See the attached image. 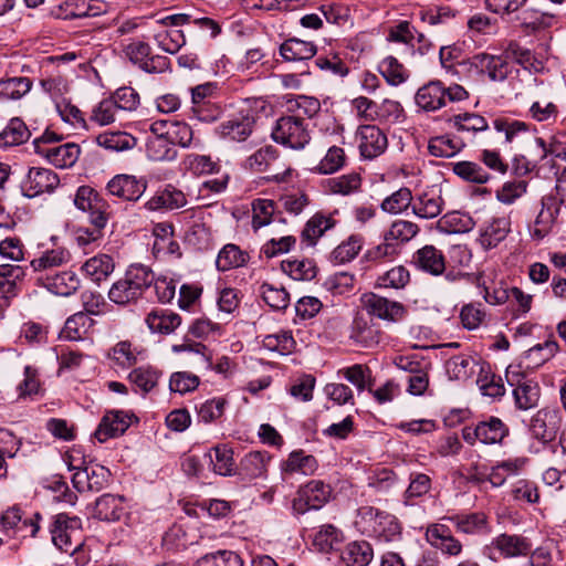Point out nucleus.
<instances>
[{
    "mask_svg": "<svg viewBox=\"0 0 566 566\" xmlns=\"http://www.w3.org/2000/svg\"><path fill=\"white\" fill-rule=\"evenodd\" d=\"M154 273L143 264L130 265L123 277L113 283L108 298L118 305L135 303L153 284Z\"/></svg>",
    "mask_w": 566,
    "mask_h": 566,
    "instance_id": "obj_1",
    "label": "nucleus"
},
{
    "mask_svg": "<svg viewBox=\"0 0 566 566\" xmlns=\"http://www.w3.org/2000/svg\"><path fill=\"white\" fill-rule=\"evenodd\" d=\"M355 525L360 533L382 542L395 541L401 531L396 516L373 506L358 509Z\"/></svg>",
    "mask_w": 566,
    "mask_h": 566,
    "instance_id": "obj_2",
    "label": "nucleus"
},
{
    "mask_svg": "<svg viewBox=\"0 0 566 566\" xmlns=\"http://www.w3.org/2000/svg\"><path fill=\"white\" fill-rule=\"evenodd\" d=\"M493 127L497 133L504 135V143L511 147L522 148L524 143L534 139L536 147L539 148V159H545L551 155L549 143L547 144L543 138L535 137L531 126L522 120L511 117H497L493 120Z\"/></svg>",
    "mask_w": 566,
    "mask_h": 566,
    "instance_id": "obj_3",
    "label": "nucleus"
},
{
    "mask_svg": "<svg viewBox=\"0 0 566 566\" xmlns=\"http://www.w3.org/2000/svg\"><path fill=\"white\" fill-rule=\"evenodd\" d=\"M272 138L285 147L303 149L311 140L308 122L298 116H283L276 120Z\"/></svg>",
    "mask_w": 566,
    "mask_h": 566,
    "instance_id": "obj_4",
    "label": "nucleus"
},
{
    "mask_svg": "<svg viewBox=\"0 0 566 566\" xmlns=\"http://www.w3.org/2000/svg\"><path fill=\"white\" fill-rule=\"evenodd\" d=\"M80 530L81 520L78 517H70L65 513H60L54 516L51 525L52 542L62 552L73 555L82 547Z\"/></svg>",
    "mask_w": 566,
    "mask_h": 566,
    "instance_id": "obj_5",
    "label": "nucleus"
},
{
    "mask_svg": "<svg viewBox=\"0 0 566 566\" xmlns=\"http://www.w3.org/2000/svg\"><path fill=\"white\" fill-rule=\"evenodd\" d=\"M505 378L513 387L515 405L518 409L528 410L537 406L539 387L523 374L520 365H510L506 368Z\"/></svg>",
    "mask_w": 566,
    "mask_h": 566,
    "instance_id": "obj_6",
    "label": "nucleus"
},
{
    "mask_svg": "<svg viewBox=\"0 0 566 566\" xmlns=\"http://www.w3.org/2000/svg\"><path fill=\"white\" fill-rule=\"evenodd\" d=\"M332 495V488L319 480H312L300 488L292 507L295 513L304 514L308 510H318L327 503Z\"/></svg>",
    "mask_w": 566,
    "mask_h": 566,
    "instance_id": "obj_7",
    "label": "nucleus"
},
{
    "mask_svg": "<svg viewBox=\"0 0 566 566\" xmlns=\"http://www.w3.org/2000/svg\"><path fill=\"white\" fill-rule=\"evenodd\" d=\"M360 301L369 315L382 321L397 323L407 315V308L402 303L388 300L376 293H365Z\"/></svg>",
    "mask_w": 566,
    "mask_h": 566,
    "instance_id": "obj_8",
    "label": "nucleus"
},
{
    "mask_svg": "<svg viewBox=\"0 0 566 566\" xmlns=\"http://www.w3.org/2000/svg\"><path fill=\"white\" fill-rule=\"evenodd\" d=\"M254 124L255 119L252 112L242 109L229 116L219 124L214 130L216 134L223 139L243 142L251 135Z\"/></svg>",
    "mask_w": 566,
    "mask_h": 566,
    "instance_id": "obj_9",
    "label": "nucleus"
},
{
    "mask_svg": "<svg viewBox=\"0 0 566 566\" xmlns=\"http://www.w3.org/2000/svg\"><path fill=\"white\" fill-rule=\"evenodd\" d=\"M76 472L72 476V483L78 492H99L107 486L111 472L103 465L94 464L76 468L70 464Z\"/></svg>",
    "mask_w": 566,
    "mask_h": 566,
    "instance_id": "obj_10",
    "label": "nucleus"
},
{
    "mask_svg": "<svg viewBox=\"0 0 566 566\" xmlns=\"http://www.w3.org/2000/svg\"><path fill=\"white\" fill-rule=\"evenodd\" d=\"M563 417L557 408L539 409L531 420L530 430L535 439L544 443L552 442L560 427Z\"/></svg>",
    "mask_w": 566,
    "mask_h": 566,
    "instance_id": "obj_11",
    "label": "nucleus"
},
{
    "mask_svg": "<svg viewBox=\"0 0 566 566\" xmlns=\"http://www.w3.org/2000/svg\"><path fill=\"white\" fill-rule=\"evenodd\" d=\"M60 184L59 176L51 169L31 167L21 182L23 196L34 198L45 192H52Z\"/></svg>",
    "mask_w": 566,
    "mask_h": 566,
    "instance_id": "obj_12",
    "label": "nucleus"
},
{
    "mask_svg": "<svg viewBox=\"0 0 566 566\" xmlns=\"http://www.w3.org/2000/svg\"><path fill=\"white\" fill-rule=\"evenodd\" d=\"M41 518L39 513H34L31 518H23L22 511L12 506L0 515L1 532L8 536H15L19 533L25 536L24 532L30 530V536L34 537L40 528L39 521Z\"/></svg>",
    "mask_w": 566,
    "mask_h": 566,
    "instance_id": "obj_13",
    "label": "nucleus"
},
{
    "mask_svg": "<svg viewBox=\"0 0 566 566\" xmlns=\"http://www.w3.org/2000/svg\"><path fill=\"white\" fill-rule=\"evenodd\" d=\"M468 70L474 69L479 74H488L491 81H503L509 73L507 62L500 55L479 53L463 62Z\"/></svg>",
    "mask_w": 566,
    "mask_h": 566,
    "instance_id": "obj_14",
    "label": "nucleus"
},
{
    "mask_svg": "<svg viewBox=\"0 0 566 566\" xmlns=\"http://www.w3.org/2000/svg\"><path fill=\"white\" fill-rule=\"evenodd\" d=\"M358 148L365 159L381 155L388 145L386 135L375 125H363L357 130Z\"/></svg>",
    "mask_w": 566,
    "mask_h": 566,
    "instance_id": "obj_15",
    "label": "nucleus"
},
{
    "mask_svg": "<svg viewBox=\"0 0 566 566\" xmlns=\"http://www.w3.org/2000/svg\"><path fill=\"white\" fill-rule=\"evenodd\" d=\"M106 189L112 196L127 201H136L145 192L146 181L132 175H117L108 181Z\"/></svg>",
    "mask_w": 566,
    "mask_h": 566,
    "instance_id": "obj_16",
    "label": "nucleus"
},
{
    "mask_svg": "<svg viewBox=\"0 0 566 566\" xmlns=\"http://www.w3.org/2000/svg\"><path fill=\"white\" fill-rule=\"evenodd\" d=\"M38 280L51 293L65 297L74 294L81 286V280L73 271L48 273Z\"/></svg>",
    "mask_w": 566,
    "mask_h": 566,
    "instance_id": "obj_17",
    "label": "nucleus"
},
{
    "mask_svg": "<svg viewBox=\"0 0 566 566\" xmlns=\"http://www.w3.org/2000/svg\"><path fill=\"white\" fill-rule=\"evenodd\" d=\"M444 200L440 189L431 188L417 195L412 200V212L420 219H434L443 210Z\"/></svg>",
    "mask_w": 566,
    "mask_h": 566,
    "instance_id": "obj_18",
    "label": "nucleus"
},
{
    "mask_svg": "<svg viewBox=\"0 0 566 566\" xmlns=\"http://www.w3.org/2000/svg\"><path fill=\"white\" fill-rule=\"evenodd\" d=\"M80 153V146L75 143L53 145L50 148H40L36 144V154L45 157L57 168L72 167L77 161Z\"/></svg>",
    "mask_w": 566,
    "mask_h": 566,
    "instance_id": "obj_19",
    "label": "nucleus"
},
{
    "mask_svg": "<svg viewBox=\"0 0 566 566\" xmlns=\"http://www.w3.org/2000/svg\"><path fill=\"white\" fill-rule=\"evenodd\" d=\"M446 93L442 82H429L417 91L416 104L426 112L438 111L446 106Z\"/></svg>",
    "mask_w": 566,
    "mask_h": 566,
    "instance_id": "obj_20",
    "label": "nucleus"
},
{
    "mask_svg": "<svg viewBox=\"0 0 566 566\" xmlns=\"http://www.w3.org/2000/svg\"><path fill=\"white\" fill-rule=\"evenodd\" d=\"M129 417L122 411L107 412L101 420L94 432L99 442H105L109 438L123 434L129 427Z\"/></svg>",
    "mask_w": 566,
    "mask_h": 566,
    "instance_id": "obj_21",
    "label": "nucleus"
},
{
    "mask_svg": "<svg viewBox=\"0 0 566 566\" xmlns=\"http://www.w3.org/2000/svg\"><path fill=\"white\" fill-rule=\"evenodd\" d=\"M171 350L176 354L186 353L189 355V363L197 369H211V353L202 343L184 339L180 344H175Z\"/></svg>",
    "mask_w": 566,
    "mask_h": 566,
    "instance_id": "obj_22",
    "label": "nucleus"
},
{
    "mask_svg": "<svg viewBox=\"0 0 566 566\" xmlns=\"http://www.w3.org/2000/svg\"><path fill=\"white\" fill-rule=\"evenodd\" d=\"M426 538L431 546L449 555H458L462 548L460 542L452 536L451 531L443 524L429 526Z\"/></svg>",
    "mask_w": 566,
    "mask_h": 566,
    "instance_id": "obj_23",
    "label": "nucleus"
},
{
    "mask_svg": "<svg viewBox=\"0 0 566 566\" xmlns=\"http://www.w3.org/2000/svg\"><path fill=\"white\" fill-rule=\"evenodd\" d=\"M269 461L270 457L265 452H250L241 459L238 474L244 480L265 478Z\"/></svg>",
    "mask_w": 566,
    "mask_h": 566,
    "instance_id": "obj_24",
    "label": "nucleus"
},
{
    "mask_svg": "<svg viewBox=\"0 0 566 566\" xmlns=\"http://www.w3.org/2000/svg\"><path fill=\"white\" fill-rule=\"evenodd\" d=\"M316 52L317 49L313 42L297 38L287 39L280 45V54L286 62L311 60Z\"/></svg>",
    "mask_w": 566,
    "mask_h": 566,
    "instance_id": "obj_25",
    "label": "nucleus"
},
{
    "mask_svg": "<svg viewBox=\"0 0 566 566\" xmlns=\"http://www.w3.org/2000/svg\"><path fill=\"white\" fill-rule=\"evenodd\" d=\"M492 545L505 558L525 556L532 549L531 543L520 535L501 534L493 539Z\"/></svg>",
    "mask_w": 566,
    "mask_h": 566,
    "instance_id": "obj_26",
    "label": "nucleus"
},
{
    "mask_svg": "<svg viewBox=\"0 0 566 566\" xmlns=\"http://www.w3.org/2000/svg\"><path fill=\"white\" fill-rule=\"evenodd\" d=\"M123 497L113 494L99 496L93 509V516L106 522L118 521L124 514Z\"/></svg>",
    "mask_w": 566,
    "mask_h": 566,
    "instance_id": "obj_27",
    "label": "nucleus"
},
{
    "mask_svg": "<svg viewBox=\"0 0 566 566\" xmlns=\"http://www.w3.org/2000/svg\"><path fill=\"white\" fill-rule=\"evenodd\" d=\"M71 259L67 250L57 248L44 251L40 256L31 261V266L34 272L41 275L54 273L53 269L66 264Z\"/></svg>",
    "mask_w": 566,
    "mask_h": 566,
    "instance_id": "obj_28",
    "label": "nucleus"
},
{
    "mask_svg": "<svg viewBox=\"0 0 566 566\" xmlns=\"http://www.w3.org/2000/svg\"><path fill=\"white\" fill-rule=\"evenodd\" d=\"M509 218L493 219L480 233L479 242L484 250H491L502 242L510 232Z\"/></svg>",
    "mask_w": 566,
    "mask_h": 566,
    "instance_id": "obj_29",
    "label": "nucleus"
},
{
    "mask_svg": "<svg viewBox=\"0 0 566 566\" xmlns=\"http://www.w3.org/2000/svg\"><path fill=\"white\" fill-rule=\"evenodd\" d=\"M115 269L114 260L108 254H97L86 260L81 270L93 282L99 283L106 280Z\"/></svg>",
    "mask_w": 566,
    "mask_h": 566,
    "instance_id": "obj_30",
    "label": "nucleus"
},
{
    "mask_svg": "<svg viewBox=\"0 0 566 566\" xmlns=\"http://www.w3.org/2000/svg\"><path fill=\"white\" fill-rule=\"evenodd\" d=\"M413 260L419 269L433 275L441 274L446 268L442 252L433 245L419 249L415 253Z\"/></svg>",
    "mask_w": 566,
    "mask_h": 566,
    "instance_id": "obj_31",
    "label": "nucleus"
},
{
    "mask_svg": "<svg viewBox=\"0 0 566 566\" xmlns=\"http://www.w3.org/2000/svg\"><path fill=\"white\" fill-rule=\"evenodd\" d=\"M187 205V198L181 190L174 187H167L146 202V208L150 211L160 209H178Z\"/></svg>",
    "mask_w": 566,
    "mask_h": 566,
    "instance_id": "obj_32",
    "label": "nucleus"
},
{
    "mask_svg": "<svg viewBox=\"0 0 566 566\" xmlns=\"http://www.w3.org/2000/svg\"><path fill=\"white\" fill-rule=\"evenodd\" d=\"M479 441L483 444L501 443L509 434L506 424L496 417H490L488 420L476 424Z\"/></svg>",
    "mask_w": 566,
    "mask_h": 566,
    "instance_id": "obj_33",
    "label": "nucleus"
},
{
    "mask_svg": "<svg viewBox=\"0 0 566 566\" xmlns=\"http://www.w3.org/2000/svg\"><path fill=\"white\" fill-rule=\"evenodd\" d=\"M350 338L365 347L379 343V329L363 316H356L350 328Z\"/></svg>",
    "mask_w": 566,
    "mask_h": 566,
    "instance_id": "obj_34",
    "label": "nucleus"
},
{
    "mask_svg": "<svg viewBox=\"0 0 566 566\" xmlns=\"http://www.w3.org/2000/svg\"><path fill=\"white\" fill-rule=\"evenodd\" d=\"M249 261L248 252L233 243L226 244L219 252L216 261L217 269L226 272L244 266Z\"/></svg>",
    "mask_w": 566,
    "mask_h": 566,
    "instance_id": "obj_35",
    "label": "nucleus"
},
{
    "mask_svg": "<svg viewBox=\"0 0 566 566\" xmlns=\"http://www.w3.org/2000/svg\"><path fill=\"white\" fill-rule=\"evenodd\" d=\"M32 81L24 76L0 80V101H18L32 88Z\"/></svg>",
    "mask_w": 566,
    "mask_h": 566,
    "instance_id": "obj_36",
    "label": "nucleus"
},
{
    "mask_svg": "<svg viewBox=\"0 0 566 566\" xmlns=\"http://www.w3.org/2000/svg\"><path fill=\"white\" fill-rule=\"evenodd\" d=\"M30 135V130L22 119L11 118L0 132V148L21 145L29 139Z\"/></svg>",
    "mask_w": 566,
    "mask_h": 566,
    "instance_id": "obj_37",
    "label": "nucleus"
},
{
    "mask_svg": "<svg viewBox=\"0 0 566 566\" xmlns=\"http://www.w3.org/2000/svg\"><path fill=\"white\" fill-rule=\"evenodd\" d=\"M345 566H367L373 559V549L367 542L349 543L340 555Z\"/></svg>",
    "mask_w": 566,
    "mask_h": 566,
    "instance_id": "obj_38",
    "label": "nucleus"
},
{
    "mask_svg": "<svg viewBox=\"0 0 566 566\" xmlns=\"http://www.w3.org/2000/svg\"><path fill=\"white\" fill-rule=\"evenodd\" d=\"M93 325V319L83 312L70 316L61 332V337L67 340L83 339Z\"/></svg>",
    "mask_w": 566,
    "mask_h": 566,
    "instance_id": "obj_39",
    "label": "nucleus"
},
{
    "mask_svg": "<svg viewBox=\"0 0 566 566\" xmlns=\"http://www.w3.org/2000/svg\"><path fill=\"white\" fill-rule=\"evenodd\" d=\"M146 324L154 333L170 334L181 324V318L172 312L153 311L147 315Z\"/></svg>",
    "mask_w": 566,
    "mask_h": 566,
    "instance_id": "obj_40",
    "label": "nucleus"
},
{
    "mask_svg": "<svg viewBox=\"0 0 566 566\" xmlns=\"http://www.w3.org/2000/svg\"><path fill=\"white\" fill-rule=\"evenodd\" d=\"M344 536L340 530L332 524L322 525L314 535L313 545L322 553L337 551L343 543Z\"/></svg>",
    "mask_w": 566,
    "mask_h": 566,
    "instance_id": "obj_41",
    "label": "nucleus"
},
{
    "mask_svg": "<svg viewBox=\"0 0 566 566\" xmlns=\"http://www.w3.org/2000/svg\"><path fill=\"white\" fill-rule=\"evenodd\" d=\"M419 231L420 228L417 223L405 219H398L389 226L384 234H386L387 239L396 243L400 249L401 245L411 241Z\"/></svg>",
    "mask_w": 566,
    "mask_h": 566,
    "instance_id": "obj_42",
    "label": "nucleus"
},
{
    "mask_svg": "<svg viewBox=\"0 0 566 566\" xmlns=\"http://www.w3.org/2000/svg\"><path fill=\"white\" fill-rule=\"evenodd\" d=\"M316 469V459L313 455L305 454L302 450L293 451L282 467L285 473H301L304 475L313 474Z\"/></svg>",
    "mask_w": 566,
    "mask_h": 566,
    "instance_id": "obj_43",
    "label": "nucleus"
},
{
    "mask_svg": "<svg viewBox=\"0 0 566 566\" xmlns=\"http://www.w3.org/2000/svg\"><path fill=\"white\" fill-rule=\"evenodd\" d=\"M96 143L107 150L123 151L133 148L136 139L122 130H107L96 136Z\"/></svg>",
    "mask_w": 566,
    "mask_h": 566,
    "instance_id": "obj_44",
    "label": "nucleus"
},
{
    "mask_svg": "<svg viewBox=\"0 0 566 566\" xmlns=\"http://www.w3.org/2000/svg\"><path fill=\"white\" fill-rule=\"evenodd\" d=\"M146 154L154 161H172L177 158V149L164 137H148Z\"/></svg>",
    "mask_w": 566,
    "mask_h": 566,
    "instance_id": "obj_45",
    "label": "nucleus"
},
{
    "mask_svg": "<svg viewBox=\"0 0 566 566\" xmlns=\"http://www.w3.org/2000/svg\"><path fill=\"white\" fill-rule=\"evenodd\" d=\"M213 471L220 475L228 476L235 473L233 452L227 446H218L209 453Z\"/></svg>",
    "mask_w": 566,
    "mask_h": 566,
    "instance_id": "obj_46",
    "label": "nucleus"
},
{
    "mask_svg": "<svg viewBox=\"0 0 566 566\" xmlns=\"http://www.w3.org/2000/svg\"><path fill=\"white\" fill-rule=\"evenodd\" d=\"M160 375V371L151 366H140L129 373L128 379L139 390L147 394L157 386Z\"/></svg>",
    "mask_w": 566,
    "mask_h": 566,
    "instance_id": "obj_47",
    "label": "nucleus"
},
{
    "mask_svg": "<svg viewBox=\"0 0 566 566\" xmlns=\"http://www.w3.org/2000/svg\"><path fill=\"white\" fill-rule=\"evenodd\" d=\"M410 282V272L405 265H396L384 272L376 280V285L384 289H403Z\"/></svg>",
    "mask_w": 566,
    "mask_h": 566,
    "instance_id": "obj_48",
    "label": "nucleus"
},
{
    "mask_svg": "<svg viewBox=\"0 0 566 566\" xmlns=\"http://www.w3.org/2000/svg\"><path fill=\"white\" fill-rule=\"evenodd\" d=\"M334 226L335 221L331 217L323 213H316L307 221L302 232V237L308 242V244L313 245L316 243V240L325 233V231Z\"/></svg>",
    "mask_w": 566,
    "mask_h": 566,
    "instance_id": "obj_49",
    "label": "nucleus"
},
{
    "mask_svg": "<svg viewBox=\"0 0 566 566\" xmlns=\"http://www.w3.org/2000/svg\"><path fill=\"white\" fill-rule=\"evenodd\" d=\"M462 147L461 140L448 135L433 137L428 144V150L432 156L446 158L457 155Z\"/></svg>",
    "mask_w": 566,
    "mask_h": 566,
    "instance_id": "obj_50",
    "label": "nucleus"
},
{
    "mask_svg": "<svg viewBox=\"0 0 566 566\" xmlns=\"http://www.w3.org/2000/svg\"><path fill=\"white\" fill-rule=\"evenodd\" d=\"M282 270L296 281H310L316 276V266L308 259L283 261Z\"/></svg>",
    "mask_w": 566,
    "mask_h": 566,
    "instance_id": "obj_51",
    "label": "nucleus"
},
{
    "mask_svg": "<svg viewBox=\"0 0 566 566\" xmlns=\"http://www.w3.org/2000/svg\"><path fill=\"white\" fill-rule=\"evenodd\" d=\"M474 360L464 355H457L451 357L446 365L447 373L451 379L467 380L474 373Z\"/></svg>",
    "mask_w": 566,
    "mask_h": 566,
    "instance_id": "obj_52",
    "label": "nucleus"
},
{
    "mask_svg": "<svg viewBox=\"0 0 566 566\" xmlns=\"http://www.w3.org/2000/svg\"><path fill=\"white\" fill-rule=\"evenodd\" d=\"M379 72L386 78V81L394 86L403 83L409 74L405 66L398 62L394 56H386L379 63Z\"/></svg>",
    "mask_w": 566,
    "mask_h": 566,
    "instance_id": "obj_53",
    "label": "nucleus"
},
{
    "mask_svg": "<svg viewBox=\"0 0 566 566\" xmlns=\"http://www.w3.org/2000/svg\"><path fill=\"white\" fill-rule=\"evenodd\" d=\"M260 293L264 302L273 310H285L290 304V294L283 286L263 283L260 286Z\"/></svg>",
    "mask_w": 566,
    "mask_h": 566,
    "instance_id": "obj_54",
    "label": "nucleus"
},
{
    "mask_svg": "<svg viewBox=\"0 0 566 566\" xmlns=\"http://www.w3.org/2000/svg\"><path fill=\"white\" fill-rule=\"evenodd\" d=\"M412 193L406 188L401 187L387 198H385L380 205L382 211L397 214L405 211L409 206L412 207Z\"/></svg>",
    "mask_w": 566,
    "mask_h": 566,
    "instance_id": "obj_55",
    "label": "nucleus"
},
{
    "mask_svg": "<svg viewBox=\"0 0 566 566\" xmlns=\"http://www.w3.org/2000/svg\"><path fill=\"white\" fill-rule=\"evenodd\" d=\"M459 532L475 534L483 532L486 527V516L483 513H471L468 515H455L449 517Z\"/></svg>",
    "mask_w": 566,
    "mask_h": 566,
    "instance_id": "obj_56",
    "label": "nucleus"
},
{
    "mask_svg": "<svg viewBox=\"0 0 566 566\" xmlns=\"http://www.w3.org/2000/svg\"><path fill=\"white\" fill-rule=\"evenodd\" d=\"M154 39L158 46L169 54L177 53L186 44V36L181 30L158 31Z\"/></svg>",
    "mask_w": 566,
    "mask_h": 566,
    "instance_id": "obj_57",
    "label": "nucleus"
},
{
    "mask_svg": "<svg viewBox=\"0 0 566 566\" xmlns=\"http://www.w3.org/2000/svg\"><path fill=\"white\" fill-rule=\"evenodd\" d=\"M197 566H243V560L235 552L222 549L202 556Z\"/></svg>",
    "mask_w": 566,
    "mask_h": 566,
    "instance_id": "obj_58",
    "label": "nucleus"
},
{
    "mask_svg": "<svg viewBox=\"0 0 566 566\" xmlns=\"http://www.w3.org/2000/svg\"><path fill=\"white\" fill-rule=\"evenodd\" d=\"M453 172L463 180L484 184L489 180V174L476 163L458 161L452 166Z\"/></svg>",
    "mask_w": 566,
    "mask_h": 566,
    "instance_id": "obj_59",
    "label": "nucleus"
},
{
    "mask_svg": "<svg viewBox=\"0 0 566 566\" xmlns=\"http://www.w3.org/2000/svg\"><path fill=\"white\" fill-rule=\"evenodd\" d=\"M450 122L459 132H483L486 130L489 125L486 119L478 114L463 113L454 115L450 118Z\"/></svg>",
    "mask_w": 566,
    "mask_h": 566,
    "instance_id": "obj_60",
    "label": "nucleus"
},
{
    "mask_svg": "<svg viewBox=\"0 0 566 566\" xmlns=\"http://www.w3.org/2000/svg\"><path fill=\"white\" fill-rule=\"evenodd\" d=\"M360 184V176L356 172H350L327 180L328 190L333 193H338L343 196L350 195L354 191L358 190Z\"/></svg>",
    "mask_w": 566,
    "mask_h": 566,
    "instance_id": "obj_61",
    "label": "nucleus"
},
{
    "mask_svg": "<svg viewBox=\"0 0 566 566\" xmlns=\"http://www.w3.org/2000/svg\"><path fill=\"white\" fill-rule=\"evenodd\" d=\"M263 346L272 352L289 354L295 346V340L290 331H281L275 334L266 335L262 340Z\"/></svg>",
    "mask_w": 566,
    "mask_h": 566,
    "instance_id": "obj_62",
    "label": "nucleus"
},
{
    "mask_svg": "<svg viewBox=\"0 0 566 566\" xmlns=\"http://www.w3.org/2000/svg\"><path fill=\"white\" fill-rule=\"evenodd\" d=\"M109 359H112L116 365L128 368L136 364L137 361V352L133 348L132 343L127 340H123L117 343L108 353Z\"/></svg>",
    "mask_w": 566,
    "mask_h": 566,
    "instance_id": "obj_63",
    "label": "nucleus"
},
{
    "mask_svg": "<svg viewBox=\"0 0 566 566\" xmlns=\"http://www.w3.org/2000/svg\"><path fill=\"white\" fill-rule=\"evenodd\" d=\"M166 135V138H168L174 147L179 145L185 148L191 144L193 132L187 123L171 122L168 124Z\"/></svg>",
    "mask_w": 566,
    "mask_h": 566,
    "instance_id": "obj_64",
    "label": "nucleus"
}]
</instances>
